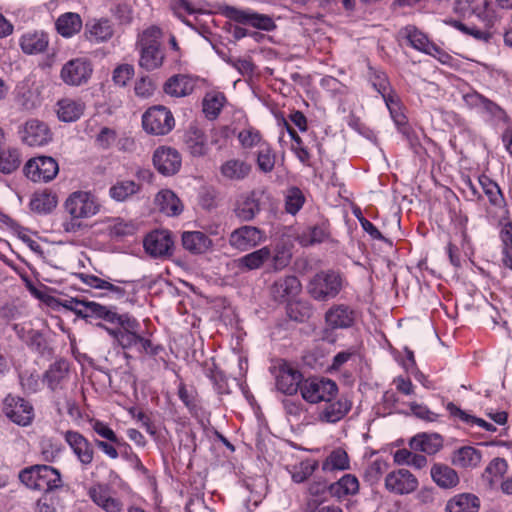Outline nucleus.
I'll return each mask as SVG.
<instances>
[{
	"label": "nucleus",
	"instance_id": "nucleus-21",
	"mask_svg": "<svg viewBox=\"0 0 512 512\" xmlns=\"http://www.w3.org/2000/svg\"><path fill=\"white\" fill-rule=\"evenodd\" d=\"M356 311L346 304H334L325 312V323L331 330L349 329L356 321Z\"/></svg>",
	"mask_w": 512,
	"mask_h": 512
},
{
	"label": "nucleus",
	"instance_id": "nucleus-63",
	"mask_svg": "<svg viewBox=\"0 0 512 512\" xmlns=\"http://www.w3.org/2000/svg\"><path fill=\"white\" fill-rule=\"evenodd\" d=\"M454 26L462 31L463 33L472 36L474 39L482 42H489L492 37V33L490 29L492 27H486L483 25V28H478L475 26H468L460 21H455Z\"/></svg>",
	"mask_w": 512,
	"mask_h": 512
},
{
	"label": "nucleus",
	"instance_id": "nucleus-2",
	"mask_svg": "<svg viewBox=\"0 0 512 512\" xmlns=\"http://www.w3.org/2000/svg\"><path fill=\"white\" fill-rule=\"evenodd\" d=\"M164 33L161 28L151 25L137 35L136 50L140 56L139 64H178L182 60V50L176 37L169 35L168 46L161 45Z\"/></svg>",
	"mask_w": 512,
	"mask_h": 512
},
{
	"label": "nucleus",
	"instance_id": "nucleus-11",
	"mask_svg": "<svg viewBox=\"0 0 512 512\" xmlns=\"http://www.w3.org/2000/svg\"><path fill=\"white\" fill-rule=\"evenodd\" d=\"M266 240L263 230L258 227L243 225L234 229L228 238L231 248L240 252L250 251Z\"/></svg>",
	"mask_w": 512,
	"mask_h": 512
},
{
	"label": "nucleus",
	"instance_id": "nucleus-22",
	"mask_svg": "<svg viewBox=\"0 0 512 512\" xmlns=\"http://www.w3.org/2000/svg\"><path fill=\"white\" fill-rule=\"evenodd\" d=\"M91 500L105 512H121L123 503L112 495V490L107 484H96L88 491Z\"/></svg>",
	"mask_w": 512,
	"mask_h": 512
},
{
	"label": "nucleus",
	"instance_id": "nucleus-45",
	"mask_svg": "<svg viewBox=\"0 0 512 512\" xmlns=\"http://www.w3.org/2000/svg\"><path fill=\"white\" fill-rule=\"evenodd\" d=\"M479 115L493 127H498L509 122V116L506 111L489 98L485 102Z\"/></svg>",
	"mask_w": 512,
	"mask_h": 512
},
{
	"label": "nucleus",
	"instance_id": "nucleus-9",
	"mask_svg": "<svg viewBox=\"0 0 512 512\" xmlns=\"http://www.w3.org/2000/svg\"><path fill=\"white\" fill-rule=\"evenodd\" d=\"M6 417L19 426H28L34 419V407L30 401L18 395H7L2 401Z\"/></svg>",
	"mask_w": 512,
	"mask_h": 512
},
{
	"label": "nucleus",
	"instance_id": "nucleus-56",
	"mask_svg": "<svg viewBox=\"0 0 512 512\" xmlns=\"http://www.w3.org/2000/svg\"><path fill=\"white\" fill-rule=\"evenodd\" d=\"M22 163V154L17 147L2 149V174H10L16 171Z\"/></svg>",
	"mask_w": 512,
	"mask_h": 512
},
{
	"label": "nucleus",
	"instance_id": "nucleus-39",
	"mask_svg": "<svg viewBox=\"0 0 512 512\" xmlns=\"http://www.w3.org/2000/svg\"><path fill=\"white\" fill-rule=\"evenodd\" d=\"M92 72V66H62L60 76L65 84L80 86L88 82Z\"/></svg>",
	"mask_w": 512,
	"mask_h": 512
},
{
	"label": "nucleus",
	"instance_id": "nucleus-52",
	"mask_svg": "<svg viewBox=\"0 0 512 512\" xmlns=\"http://www.w3.org/2000/svg\"><path fill=\"white\" fill-rule=\"evenodd\" d=\"M225 97L222 93H209L202 101V111L206 118L214 120L220 114Z\"/></svg>",
	"mask_w": 512,
	"mask_h": 512
},
{
	"label": "nucleus",
	"instance_id": "nucleus-19",
	"mask_svg": "<svg viewBox=\"0 0 512 512\" xmlns=\"http://www.w3.org/2000/svg\"><path fill=\"white\" fill-rule=\"evenodd\" d=\"M153 165L163 176H172L180 170L182 157L175 148L160 146L153 153Z\"/></svg>",
	"mask_w": 512,
	"mask_h": 512
},
{
	"label": "nucleus",
	"instance_id": "nucleus-17",
	"mask_svg": "<svg viewBox=\"0 0 512 512\" xmlns=\"http://www.w3.org/2000/svg\"><path fill=\"white\" fill-rule=\"evenodd\" d=\"M352 405V400L347 395L328 398L319 407L318 419L323 423H337L349 413Z\"/></svg>",
	"mask_w": 512,
	"mask_h": 512
},
{
	"label": "nucleus",
	"instance_id": "nucleus-36",
	"mask_svg": "<svg viewBox=\"0 0 512 512\" xmlns=\"http://www.w3.org/2000/svg\"><path fill=\"white\" fill-rule=\"evenodd\" d=\"M105 286L104 290L108 291L107 295L111 299L133 302V298L136 294V285L134 281L115 279L114 283H112L107 280V284Z\"/></svg>",
	"mask_w": 512,
	"mask_h": 512
},
{
	"label": "nucleus",
	"instance_id": "nucleus-37",
	"mask_svg": "<svg viewBox=\"0 0 512 512\" xmlns=\"http://www.w3.org/2000/svg\"><path fill=\"white\" fill-rule=\"evenodd\" d=\"M68 376V365L65 361H56L43 374L42 381L51 391L62 388V382Z\"/></svg>",
	"mask_w": 512,
	"mask_h": 512
},
{
	"label": "nucleus",
	"instance_id": "nucleus-32",
	"mask_svg": "<svg viewBox=\"0 0 512 512\" xmlns=\"http://www.w3.org/2000/svg\"><path fill=\"white\" fill-rule=\"evenodd\" d=\"M85 103L78 99L64 98L57 102L58 119L65 123L75 122L83 115Z\"/></svg>",
	"mask_w": 512,
	"mask_h": 512
},
{
	"label": "nucleus",
	"instance_id": "nucleus-54",
	"mask_svg": "<svg viewBox=\"0 0 512 512\" xmlns=\"http://www.w3.org/2000/svg\"><path fill=\"white\" fill-rule=\"evenodd\" d=\"M292 259V252L290 248H288L284 244H278L274 248L273 252L271 251L270 257V269L274 272H278L286 268Z\"/></svg>",
	"mask_w": 512,
	"mask_h": 512
},
{
	"label": "nucleus",
	"instance_id": "nucleus-20",
	"mask_svg": "<svg viewBox=\"0 0 512 512\" xmlns=\"http://www.w3.org/2000/svg\"><path fill=\"white\" fill-rule=\"evenodd\" d=\"M418 487L417 478L407 469L401 468L389 472L385 477V488L396 495H407Z\"/></svg>",
	"mask_w": 512,
	"mask_h": 512
},
{
	"label": "nucleus",
	"instance_id": "nucleus-15",
	"mask_svg": "<svg viewBox=\"0 0 512 512\" xmlns=\"http://www.w3.org/2000/svg\"><path fill=\"white\" fill-rule=\"evenodd\" d=\"M301 290L300 280L292 274L277 277L269 288L272 299L278 303H287L293 300Z\"/></svg>",
	"mask_w": 512,
	"mask_h": 512
},
{
	"label": "nucleus",
	"instance_id": "nucleus-57",
	"mask_svg": "<svg viewBox=\"0 0 512 512\" xmlns=\"http://www.w3.org/2000/svg\"><path fill=\"white\" fill-rule=\"evenodd\" d=\"M19 382L24 393L35 394L41 389L43 383L36 370H24L19 373Z\"/></svg>",
	"mask_w": 512,
	"mask_h": 512
},
{
	"label": "nucleus",
	"instance_id": "nucleus-47",
	"mask_svg": "<svg viewBox=\"0 0 512 512\" xmlns=\"http://www.w3.org/2000/svg\"><path fill=\"white\" fill-rule=\"evenodd\" d=\"M478 182L492 206L500 208L505 204V198L502 191L494 180L489 176L482 174L478 177Z\"/></svg>",
	"mask_w": 512,
	"mask_h": 512
},
{
	"label": "nucleus",
	"instance_id": "nucleus-44",
	"mask_svg": "<svg viewBox=\"0 0 512 512\" xmlns=\"http://www.w3.org/2000/svg\"><path fill=\"white\" fill-rule=\"evenodd\" d=\"M29 205L33 212L46 215L51 213L57 206V197L47 190L35 192L31 197Z\"/></svg>",
	"mask_w": 512,
	"mask_h": 512
},
{
	"label": "nucleus",
	"instance_id": "nucleus-31",
	"mask_svg": "<svg viewBox=\"0 0 512 512\" xmlns=\"http://www.w3.org/2000/svg\"><path fill=\"white\" fill-rule=\"evenodd\" d=\"M409 446L414 451L434 455L442 448L443 439L437 433H420L410 439Z\"/></svg>",
	"mask_w": 512,
	"mask_h": 512
},
{
	"label": "nucleus",
	"instance_id": "nucleus-7",
	"mask_svg": "<svg viewBox=\"0 0 512 512\" xmlns=\"http://www.w3.org/2000/svg\"><path fill=\"white\" fill-rule=\"evenodd\" d=\"M58 172V162L53 157L45 155L29 159L23 167L24 175L35 183L50 182Z\"/></svg>",
	"mask_w": 512,
	"mask_h": 512
},
{
	"label": "nucleus",
	"instance_id": "nucleus-34",
	"mask_svg": "<svg viewBox=\"0 0 512 512\" xmlns=\"http://www.w3.org/2000/svg\"><path fill=\"white\" fill-rule=\"evenodd\" d=\"M480 499L472 493H460L449 499L445 512H478Z\"/></svg>",
	"mask_w": 512,
	"mask_h": 512
},
{
	"label": "nucleus",
	"instance_id": "nucleus-27",
	"mask_svg": "<svg viewBox=\"0 0 512 512\" xmlns=\"http://www.w3.org/2000/svg\"><path fill=\"white\" fill-rule=\"evenodd\" d=\"M113 34L114 27L109 19L94 18L85 24V36L91 42H106L112 38Z\"/></svg>",
	"mask_w": 512,
	"mask_h": 512
},
{
	"label": "nucleus",
	"instance_id": "nucleus-13",
	"mask_svg": "<svg viewBox=\"0 0 512 512\" xmlns=\"http://www.w3.org/2000/svg\"><path fill=\"white\" fill-rule=\"evenodd\" d=\"M265 191L253 189L240 194L234 204L233 212L242 222L252 221L261 211V201Z\"/></svg>",
	"mask_w": 512,
	"mask_h": 512
},
{
	"label": "nucleus",
	"instance_id": "nucleus-59",
	"mask_svg": "<svg viewBox=\"0 0 512 512\" xmlns=\"http://www.w3.org/2000/svg\"><path fill=\"white\" fill-rule=\"evenodd\" d=\"M461 97L465 107L471 111H475L478 114L481 112L485 102L488 99L486 96L471 87L461 90Z\"/></svg>",
	"mask_w": 512,
	"mask_h": 512
},
{
	"label": "nucleus",
	"instance_id": "nucleus-62",
	"mask_svg": "<svg viewBox=\"0 0 512 512\" xmlns=\"http://www.w3.org/2000/svg\"><path fill=\"white\" fill-rule=\"evenodd\" d=\"M335 489L340 496L354 495L359 491V481L355 475L345 474L336 482Z\"/></svg>",
	"mask_w": 512,
	"mask_h": 512
},
{
	"label": "nucleus",
	"instance_id": "nucleus-26",
	"mask_svg": "<svg viewBox=\"0 0 512 512\" xmlns=\"http://www.w3.org/2000/svg\"><path fill=\"white\" fill-rule=\"evenodd\" d=\"M271 249L269 246H263L257 250L251 251L234 261L235 267L242 273L258 270L269 261Z\"/></svg>",
	"mask_w": 512,
	"mask_h": 512
},
{
	"label": "nucleus",
	"instance_id": "nucleus-10",
	"mask_svg": "<svg viewBox=\"0 0 512 512\" xmlns=\"http://www.w3.org/2000/svg\"><path fill=\"white\" fill-rule=\"evenodd\" d=\"M65 209L74 219L90 218L99 212L100 205L88 191H75L65 201Z\"/></svg>",
	"mask_w": 512,
	"mask_h": 512
},
{
	"label": "nucleus",
	"instance_id": "nucleus-4",
	"mask_svg": "<svg viewBox=\"0 0 512 512\" xmlns=\"http://www.w3.org/2000/svg\"><path fill=\"white\" fill-rule=\"evenodd\" d=\"M302 398L311 404L335 398L338 395V386L335 381L325 377H312L303 381L300 387Z\"/></svg>",
	"mask_w": 512,
	"mask_h": 512
},
{
	"label": "nucleus",
	"instance_id": "nucleus-1",
	"mask_svg": "<svg viewBox=\"0 0 512 512\" xmlns=\"http://www.w3.org/2000/svg\"><path fill=\"white\" fill-rule=\"evenodd\" d=\"M87 308L85 321L92 323L93 320H99L96 327L109 335L112 346L121 348L127 359L131 358L128 354L130 351L155 357L164 350L162 345H155L149 338L143 336L142 326L133 315L127 312L119 313L117 307L102 305L95 301H91Z\"/></svg>",
	"mask_w": 512,
	"mask_h": 512
},
{
	"label": "nucleus",
	"instance_id": "nucleus-38",
	"mask_svg": "<svg viewBox=\"0 0 512 512\" xmlns=\"http://www.w3.org/2000/svg\"><path fill=\"white\" fill-rule=\"evenodd\" d=\"M250 171L251 165L240 159H229L220 166L221 175L230 181L244 180Z\"/></svg>",
	"mask_w": 512,
	"mask_h": 512
},
{
	"label": "nucleus",
	"instance_id": "nucleus-6",
	"mask_svg": "<svg viewBox=\"0 0 512 512\" xmlns=\"http://www.w3.org/2000/svg\"><path fill=\"white\" fill-rule=\"evenodd\" d=\"M142 126L151 135L163 136L175 126L172 112L164 106H153L142 115Z\"/></svg>",
	"mask_w": 512,
	"mask_h": 512
},
{
	"label": "nucleus",
	"instance_id": "nucleus-61",
	"mask_svg": "<svg viewBox=\"0 0 512 512\" xmlns=\"http://www.w3.org/2000/svg\"><path fill=\"white\" fill-rule=\"evenodd\" d=\"M305 202V197L298 187L291 188L285 198V210L290 215H296Z\"/></svg>",
	"mask_w": 512,
	"mask_h": 512
},
{
	"label": "nucleus",
	"instance_id": "nucleus-8",
	"mask_svg": "<svg viewBox=\"0 0 512 512\" xmlns=\"http://www.w3.org/2000/svg\"><path fill=\"white\" fill-rule=\"evenodd\" d=\"M455 12L465 19L477 18L486 27H493L496 15L488 0H457Z\"/></svg>",
	"mask_w": 512,
	"mask_h": 512
},
{
	"label": "nucleus",
	"instance_id": "nucleus-58",
	"mask_svg": "<svg viewBox=\"0 0 512 512\" xmlns=\"http://www.w3.org/2000/svg\"><path fill=\"white\" fill-rule=\"evenodd\" d=\"M25 342L32 351L40 356H46L51 353L46 337L39 330H30Z\"/></svg>",
	"mask_w": 512,
	"mask_h": 512
},
{
	"label": "nucleus",
	"instance_id": "nucleus-14",
	"mask_svg": "<svg viewBox=\"0 0 512 512\" xmlns=\"http://www.w3.org/2000/svg\"><path fill=\"white\" fill-rule=\"evenodd\" d=\"M61 435L82 467H89L94 459V448L90 441L75 430L62 431Z\"/></svg>",
	"mask_w": 512,
	"mask_h": 512
},
{
	"label": "nucleus",
	"instance_id": "nucleus-25",
	"mask_svg": "<svg viewBox=\"0 0 512 512\" xmlns=\"http://www.w3.org/2000/svg\"><path fill=\"white\" fill-rule=\"evenodd\" d=\"M303 375L292 367H281L276 376V388L286 395H294L300 390L303 383Z\"/></svg>",
	"mask_w": 512,
	"mask_h": 512
},
{
	"label": "nucleus",
	"instance_id": "nucleus-43",
	"mask_svg": "<svg viewBox=\"0 0 512 512\" xmlns=\"http://www.w3.org/2000/svg\"><path fill=\"white\" fill-rule=\"evenodd\" d=\"M156 203L159 210L167 216H177L183 210L180 199L169 189L158 192L156 195Z\"/></svg>",
	"mask_w": 512,
	"mask_h": 512
},
{
	"label": "nucleus",
	"instance_id": "nucleus-28",
	"mask_svg": "<svg viewBox=\"0 0 512 512\" xmlns=\"http://www.w3.org/2000/svg\"><path fill=\"white\" fill-rule=\"evenodd\" d=\"M182 246L194 255L205 254L212 246V240L202 231H184L181 236Z\"/></svg>",
	"mask_w": 512,
	"mask_h": 512
},
{
	"label": "nucleus",
	"instance_id": "nucleus-51",
	"mask_svg": "<svg viewBox=\"0 0 512 512\" xmlns=\"http://www.w3.org/2000/svg\"><path fill=\"white\" fill-rule=\"evenodd\" d=\"M350 468L349 457L344 449L337 448L330 452L323 462V470L344 471Z\"/></svg>",
	"mask_w": 512,
	"mask_h": 512
},
{
	"label": "nucleus",
	"instance_id": "nucleus-49",
	"mask_svg": "<svg viewBox=\"0 0 512 512\" xmlns=\"http://www.w3.org/2000/svg\"><path fill=\"white\" fill-rule=\"evenodd\" d=\"M369 67V81L373 88L382 96L383 100L387 95H395L392 90L389 79L385 72L379 70L377 66Z\"/></svg>",
	"mask_w": 512,
	"mask_h": 512
},
{
	"label": "nucleus",
	"instance_id": "nucleus-29",
	"mask_svg": "<svg viewBox=\"0 0 512 512\" xmlns=\"http://www.w3.org/2000/svg\"><path fill=\"white\" fill-rule=\"evenodd\" d=\"M19 44L25 54H40L48 48L49 36L44 31H29L21 36Z\"/></svg>",
	"mask_w": 512,
	"mask_h": 512
},
{
	"label": "nucleus",
	"instance_id": "nucleus-33",
	"mask_svg": "<svg viewBox=\"0 0 512 512\" xmlns=\"http://www.w3.org/2000/svg\"><path fill=\"white\" fill-rule=\"evenodd\" d=\"M82 27V18L75 12L63 13L55 21L57 33L64 38H72L81 31Z\"/></svg>",
	"mask_w": 512,
	"mask_h": 512
},
{
	"label": "nucleus",
	"instance_id": "nucleus-16",
	"mask_svg": "<svg viewBox=\"0 0 512 512\" xmlns=\"http://www.w3.org/2000/svg\"><path fill=\"white\" fill-rule=\"evenodd\" d=\"M20 134L22 142L30 147H43L52 141V132L49 126L38 119L26 121Z\"/></svg>",
	"mask_w": 512,
	"mask_h": 512
},
{
	"label": "nucleus",
	"instance_id": "nucleus-64",
	"mask_svg": "<svg viewBox=\"0 0 512 512\" xmlns=\"http://www.w3.org/2000/svg\"><path fill=\"white\" fill-rule=\"evenodd\" d=\"M42 471V465H33L22 469L19 472V480L27 488L36 491V484H38Z\"/></svg>",
	"mask_w": 512,
	"mask_h": 512
},
{
	"label": "nucleus",
	"instance_id": "nucleus-23",
	"mask_svg": "<svg viewBox=\"0 0 512 512\" xmlns=\"http://www.w3.org/2000/svg\"><path fill=\"white\" fill-rule=\"evenodd\" d=\"M383 101L385 102V105L390 113L391 119L397 128V131L411 142L414 138V131L408 123L407 117L403 112V108L397 94L387 95V98Z\"/></svg>",
	"mask_w": 512,
	"mask_h": 512
},
{
	"label": "nucleus",
	"instance_id": "nucleus-24",
	"mask_svg": "<svg viewBox=\"0 0 512 512\" xmlns=\"http://www.w3.org/2000/svg\"><path fill=\"white\" fill-rule=\"evenodd\" d=\"M201 79L197 76L179 74L170 77L164 84V92L173 97H183L191 94Z\"/></svg>",
	"mask_w": 512,
	"mask_h": 512
},
{
	"label": "nucleus",
	"instance_id": "nucleus-46",
	"mask_svg": "<svg viewBox=\"0 0 512 512\" xmlns=\"http://www.w3.org/2000/svg\"><path fill=\"white\" fill-rule=\"evenodd\" d=\"M481 459L480 450L472 446H464L454 452L452 461L456 466L462 468H475L480 464Z\"/></svg>",
	"mask_w": 512,
	"mask_h": 512
},
{
	"label": "nucleus",
	"instance_id": "nucleus-50",
	"mask_svg": "<svg viewBox=\"0 0 512 512\" xmlns=\"http://www.w3.org/2000/svg\"><path fill=\"white\" fill-rule=\"evenodd\" d=\"M286 304H287V308H286L287 315L291 320H293L295 322L304 323L308 319H310V317L313 314L312 306L310 305V303H308L306 301H292L291 300V301L287 302Z\"/></svg>",
	"mask_w": 512,
	"mask_h": 512
},
{
	"label": "nucleus",
	"instance_id": "nucleus-53",
	"mask_svg": "<svg viewBox=\"0 0 512 512\" xmlns=\"http://www.w3.org/2000/svg\"><path fill=\"white\" fill-rule=\"evenodd\" d=\"M139 189V185L134 181H118L117 183L110 187L109 195L113 200L117 202H123L129 196L136 194L139 191Z\"/></svg>",
	"mask_w": 512,
	"mask_h": 512
},
{
	"label": "nucleus",
	"instance_id": "nucleus-12",
	"mask_svg": "<svg viewBox=\"0 0 512 512\" xmlns=\"http://www.w3.org/2000/svg\"><path fill=\"white\" fill-rule=\"evenodd\" d=\"M403 36L409 44L420 52L433 56L441 64H446L449 55L438 45L431 42L427 35L413 25H408L402 30Z\"/></svg>",
	"mask_w": 512,
	"mask_h": 512
},
{
	"label": "nucleus",
	"instance_id": "nucleus-48",
	"mask_svg": "<svg viewBox=\"0 0 512 512\" xmlns=\"http://www.w3.org/2000/svg\"><path fill=\"white\" fill-rule=\"evenodd\" d=\"M329 235L328 228L324 223L314 225L300 234L299 243L304 247L320 244L326 241Z\"/></svg>",
	"mask_w": 512,
	"mask_h": 512
},
{
	"label": "nucleus",
	"instance_id": "nucleus-18",
	"mask_svg": "<svg viewBox=\"0 0 512 512\" xmlns=\"http://www.w3.org/2000/svg\"><path fill=\"white\" fill-rule=\"evenodd\" d=\"M228 15L230 19L237 23L249 25L259 30L270 32L276 29V23L271 16L251 9L231 8Z\"/></svg>",
	"mask_w": 512,
	"mask_h": 512
},
{
	"label": "nucleus",
	"instance_id": "nucleus-35",
	"mask_svg": "<svg viewBox=\"0 0 512 512\" xmlns=\"http://www.w3.org/2000/svg\"><path fill=\"white\" fill-rule=\"evenodd\" d=\"M431 478L442 489H451L458 485L459 476L450 466L442 463H436L432 466Z\"/></svg>",
	"mask_w": 512,
	"mask_h": 512
},
{
	"label": "nucleus",
	"instance_id": "nucleus-40",
	"mask_svg": "<svg viewBox=\"0 0 512 512\" xmlns=\"http://www.w3.org/2000/svg\"><path fill=\"white\" fill-rule=\"evenodd\" d=\"M185 144L193 157H201L207 154L209 147L203 131L191 127L185 134Z\"/></svg>",
	"mask_w": 512,
	"mask_h": 512
},
{
	"label": "nucleus",
	"instance_id": "nucleus-3",
	"mask_svg": "<svg viewBox=\"0 0 512 512\" xmlns=\"http://www.w3.org/2000/svg\"><path fill=\"white\" fill-rule=\"evenodd\" d=\"M343 287V278L334 270L316 273L307 285L309 295L317 301L335 298Z\"/></svg>",
	"mask_w": 512,
	"mask_h": 512
},
{
	"label": "nucleus",
	"instance_id": "nucleus-30",
	"mask_svg": "<svg viewBox=\"0 0 512 512\" xmlns=\"http://www.w3.org/2000/svg\"><path fill=\"white\" fill-rule=\"evenodd\" d=\"M16 100L25 110L36 109L41 105L43 100L40 92V86L37 84L30 86L28 82H23L17 85Z\"/></svg>",
	"mask_w": 512,
	"mask_h": 512
},
{
	"label": "nucleus",
	"instance_id": "nucleus-60",
	"mask_svg": "<svg viewBox=\"0 0 512 512\" xmlns=\"http://www.w3.org/2000/svg\"><path fill=\"white\" fill-rule=\"evenodd\" d=\"M205 376L211 381L218 394L222 395L229 393L227 378L215 365L205 369Z\"/></svg>",
	"mask_w": 512,
	"mask_h": 512
},
{
	"label": "nucleus",
	"instance_id": "nucleus-55",
	"mask_svg": "<svg viewBox=\"0 0 512 512\" xmlns=\"http://www.w3.org/2000/svg\"><path fill=\"white\" fill-rule=\"evenodd\" d=\"M275 154L267 142L260 144L257 151L256 163L258 169L263 173H270L275 166Z\"/></svg>",
	"mask_w": 512,
	"mask_h": 512
},
{
	"label": "nucleus",
	"instance_id": "nucleus-41",
	"mask_svg": "<svg viewBox=\"0 0 512 512\" xmlns=\"http://www.w3.org/2000/svg\"><path fill=\"white\" fill-rule=\"evenodd\" d=\"M62 485L60 471L52 466L43 464L39 482L36 484V491L50 494L55 489L62 487Z\"/></svg>",
	"mask_w": 512,
	"mask_h": 512
},
{
	"label": "nucleus",
	"instance_id": "nucleus-5",
	"mask_svg": "<svg viewBox=\"0 0 512 512\" xmlns=\"http://www.w3.org/2000/svg\"><path fill=\"white\" fill-rule=\"evenodd\" d=\"M146 254L157 260H167L174 253L172 233L166 229H156L149 232L143 239Z\"/></svg>",
	"mask_w": 512,
	"mask_h": 512
},
{
	"label": "nucleus",
	"instance_id": "nucleus-42",
	"mask_svg": "<svg viewBox=\"0 0 512 512\" xmlns=\"http://www.w3.org/2000/svg\"><path fill=\"white\" fill-rule=\"evenodd\" d=\"M446 409L449 412L451 417L459 419L461 422L469 425V426H478L483 428L488 432H495L496 427L486 420L476 417L462 410L459 406L454 404L453 402H448L446 405Z\"/></svg>",
	"mask_w": 512,
	"mask_h": 512
}]
</instances>
